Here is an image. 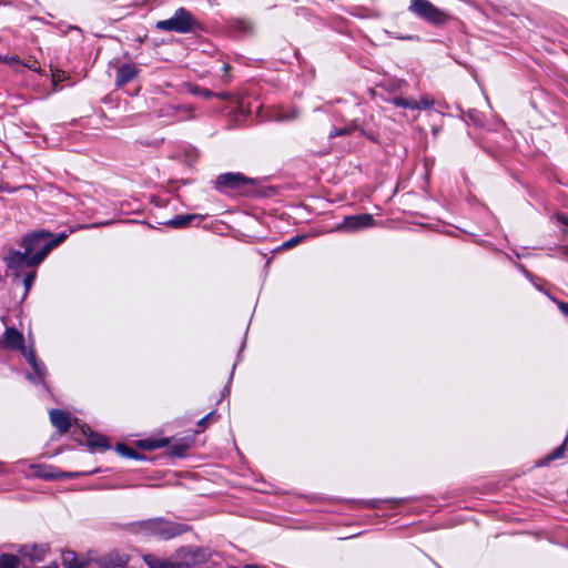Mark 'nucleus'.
Listing matches in <instances>:
<instances>
[{"label": "nucleus", "instance_id": "1", "mask_svg": "<svg viewBox=\"0 0 568 568\" xmlns=\"http://www.w3.org/2000/svg\"><path fill=\"white\" fill-rule=\"evenodd\" d=\"M193 26L194 19L192 14L183 8L178 9L170 19L158 21L155 24L160 30L175 31L179 33L189 32Z\"/></svg>", "mask_w": 568, "mask_h": 568}, {"label": "nucleus", "instance_id": "2", "mask_svg": "<svg viewBox=\"0 0 568 568\" xmlns=\"http://www.w3.org/2000/svg\"><path fill=\"white\" fill-rule=\"evenodd\" d=\"M44 260L43 253L41 251L37 252L32 256H30L26 251H10L8 255L4 257V262L7 266L16 271V276H19V271L23 267H34L39 265Z\"/></svg>", "mask_w": 568, "mask_h": 568}, {"label": "nucleus", "instance_id": "3", "mask_svg": "<svg viewBox=\"0 0 568 568\" xmlns=\"http://www.w3.org/2000/svg\"><path fill=\"white\" fill-rule=\"evenodd\" d=\"M409 10L432 23H443L447 16L428 0H412Z\"/></svg>", "mask_w": 568, "mask_h": 568}, {"label": "nucleus", "instance_id": "4", "mask_svg": "<svg viewBox=\"0 0 568 568\" xmlns=\"http://www.w3.org/2000/svg\"><path fill=\"white\" fill-rule=\"evenodd\" d=\"M207 560V554L201 549H187L184 552L183 562L161 561L151 568H189L192 565L204 562Z\"/></svg>", "mask_w": 568, "mask_h": 568}, {"label": "nucleus", "instance_id": "5", "mask_svg": "<svg viewBox=\"0 0 568 568\" xmlns=\"http://www.w3.org/2000/svg\"><path fill=\"white\" fill-rule=\"evenodd\" d=\"M373 225L374 219L371 214H358L346 216L337 229L354 232Z\"/></svg>", "mask_w": 568, "mask_h": 568}, {"label": "nucleus", "instance_id": "6", "mask_svg": "<svg viewBox=\"0 0 568 568\" xmlns=\"http://www.w3.org/2000/svg\"><path fill=\"white\" fill-rule=\"evenodd\" d=\"M50 236L51 235L48 232H36L32 234H28L22 239L21 245L24 247V251L30 256H32L33 254L41 250V246L44 243H48Z\"/></svg>", "mask_w": 568, "mask_h": 568}, {"label": "nucleus", "instance_id": "7", "mask_svg": "<svg viewBox=\"0 0 568 568\" xmlns=\"http://www.w3.org/2000/svg\"><path fill=\"white\" fill-rule=\"evenodd\" d=\"M148 525L153 534L166 539L174 537L182 531L178 525L163 519H154Z\"/></svg>", "mask_w": 568, "mask_h": 568}, {"label": "nucleus", "instance_id": "8", "mask_svg": "<svg viewBox=\"0 0 568 568\" xmlns=\"http://www.w3.org/2000/svg\"><path fill=\"white\" fill-rule=\"evenodd\" d=\"M216 183L221 189H239L244 184L252 183V180L241 173H224L217 178Z\"/></svg>", "mask_w": 568, "mask_h": 568}, {"label": "nucleus", "instance_id": "9", "mask_svg": "<svg viewBox=\"0 0 568 568\" xmlns=\"http://www.w3.org/2000/svg\"><path fill=\"white\" fill-rule=\"evenodd\" d=\"M139 70L135 64L125 63L121 64L116 68V80L115 84L118 87H122L132 79H134L138 74Z\"/></svg>", "mask_w": 568, "mask_h": 568}, {"label": "nucleus", "instance_id": "10", "mask_svg": "<svg viewBox=\"0 0 568 568\" xmlns=\"http://www.w3.org/2000/svg\"><path fill=\"white\" fill-rule=\"evenodd\" d=\"M47 551L48 547L45 545L22 546L19 549V554L32 562L42 560Z\"/></svg>", "mask_w": 568, "mask_h": 568}, {"label": "nucleus", "instance_id": "11", "mask_svg": "<svg viewBox=\"0 0 568 568\" xmlns=\"http://www.w3.org/2000/svg\"><path fill=\"white\" fill-rule=\"evenodd\" d=\"M3 341L7 347L12 349H26L23 347V336L16 328H7Z\"/></svg>", "mask_w": 568, "mask_h": 568}, {"label": "nucleus", "instance_id": "12", "mask_svg": "<svg viewBox=\"0 0 568 568\" xmlns=\"http://www.w3.org/2000/svg\"><path fill=\"white\" fill-rule=\"evenodd\" d=\"M51 423L60 430L67 432L70 427L68 415L60 409H52L50 412Z\"/></svg>", "mask_w": 568, "mask_h": 568}, {"label": "nucleus", "instance_id": "13", "mask_svg": "<svg viewBox=\"0 0 568 568\" xmlns=\"http://www.w3.org/2000/svg\"><path fill=\"white\" fill-rule=\"evenodd\" d=\"M23 355L32 366L34 374L39 379H42L45 374V367L42 363H39L36 358L33 349H23Z\"/></svg>", "mask_w": 568, "mask_h": 568}, {"label": "nucleus", "instance_id": "14", "mask_svg": "<svg viewBox=\"0 0 568 568\" xmlns=\"http://www.w3.org/2000/svg\"><path fill=\"white\" fill-rule=\"evenodd\" d=\"M196 214H186V215H178L174 219L170 220L168 224L174 229L185 227L190 224L191 221L197 219Z\"/></svg>", "mask_w": 568, "mask_h": 568}, {"label": "nucleus", "instance_id": "15", "mask_svg": "<svg viewBox=\"0 0 568 568\" xmlns=\"http://www.w3.org/2000/svg\"><path fill=\"white\" fill-rule=\"evenodd\" d=\"M19 558L14 555L3 554L0 556V568H18Z\"/></svg>", "mask_w": 568, "mask_h": 568}, {"label": "nucleus", "instance_id": "16", "mask_svg": "<svg viewBox=\"0 0 568 568\" xmlns=\"http://www.w3.org/2000/svg\"><path fill=\"white\" fill-rule=\"evenodd\" d=\"M67 235L65 234H60L58 235L54 240H51L49 241L48 240V243H44L42 246H41V253H43V257L45 258V256L49 254V252L58 246L60 243H62L64 240H65Z\"/></svg>", "mask_w": 568, "mask_h": 568}, {"label": "nucleus", "instance_id": "17", "mask_svg": "<svg viewBox=\"0 0 568 568\" xmlns=\"http://www.w3.org/2000/svg\"><path fill=\"white\" fill-rule=\"evenodd\" d=\"M88 444L91 447L108 448L106 439L102 435L90 434L88 436Z\"/></svg>", "mask_w": 568, "mask_h": 568}, {"label": "nucleus", "instance_id": "18", "mask_svg": "<svg viewBox=\"0 0 568 568\" xmlns=\"http://www.w3.org/2000/svg\"><path fill=\"white\" fill-rule=\"evenodd\" d=\"M355 130H357V126L352 123L341 129H334L329 132V138L339 136V135H347L353 133Z\"/></svg>", "mask_w": 568, "mask_h": 568}, {"label": "nucleus", "instance_id": "19", "mask_svg": "<svg viewBox=\"0 0 568 568\" xmlns=\"http://www.w3.org/2000/svg\"><path fill=\"white\" fill-rule=\"evenodd\" d=\"M567 442H568V435H567L565 442L558 448H556L550 455H548L546 457V460L550 462V460H554V459L562 457L564 453H565V449H566Z\"/></svg>", "mask_w": 568, "mask_h": 568}, {"label": "nucleus", "instance_id": "20", "mask_svg": "<svg viewBox=\"0 0 568 568\" xmlns=\"http://www.w3.org/2000/svg\"><path fill=\"white\" fill-rule=\"evenodd\" d=\"M393 103L396 105V106H403V108H409V109H413V106H417L416 103H413V101L410 100H405L403 98H395L393 100ZM418 106H420L418 104Z\"/></svg>", "mask_w": 568, "mask_h": 568}, {"label": "nucleus", "instance_id": "21", "mask_svg": "<svg viewBox=\"0 0 568 568\" xmlns=\"http://www.w3.org/2000/svg\"><path fill=\"white\" fill-rule=\"evenodd\" d=\"M413 103L419 104L420 106H413V109H428L434 104V101L428 98H423L419 101H413Z\"/></svg>", "mask_w": 568, "mask_h": 568}, {"label": "nucleus", "instance_id": "22", "mask_svg": "<svg viewBox=\"0 0 568 568\" xmlns=\"http://www.w3.org/2000/svg\"><path fill=\"white\" fill-rule=\"evenodd\" d=\"M36 278V272H30L23 280V284H24V287H26V292H28L30 290V287L32 286L33 284V281Z\"/></svg>", "mask_w": 568, "mask_h": 568}, {"label": "nucleus", "instance_id": "23", "mask_svg": "<svg viewBox=\"0 0 568 568\" xmlns=\"http://www.w3.org/2000/svg\"><path fill=\"white\" fill-rule=\"evenodd\" d=\"M65 568H82V564L79 562L75 558L69 560L67 557L63 559Z\"/></svg>", "mask_w": 568, "mask_h": 568}, {"label": "nucleus", "instance_id": "24", "mask_svg": "<svg viewBox=\"0 0 568 568\" xmlns=\"http://www.w3.org/2000/svg\"><path fill=\"white\" fill-rule=\"evenodd\" d=\"M65 78H67V75H65L64 71L57 70L52 74V81H53L54 84H57L60 81H64Z\"/></svg>", "mask_w": 568, "mask_h": 568}, {"label": "nucleus", "instance_id": "25", "mask_svg": "<svg viewBox=\"0 0 568 568\" xmlns=\"http://www.w3.org/2000/svg\"><path fill=\"white\" fill-rule=\"evenodd\" d=\"M302 239H303L302 236L292 237L291 240L284 242L282 246L284 248H291V247L295 246L296 244H298L302 241Z\"/></svg>", "mask_w": 568, "mask_h": 568}, {"label": "nucleus", "instance_id": "26", "mask_svg": "<svg viewBox=\"0 0 568 568\" xmlns=\"http://www.w3.org/2000/svg\"><path fill=\"white\" fill-rule=\"evenodd\" d=\"M297 116V113L293 111L291 114H278L275 116V120L283 121V120H290L295 119Z\"/></svg>", "mask_w": 568, "mask_h": 568}, {"label": "nucleus", "instance_id": "27", "mask_svg": "<svg viewBox=\"0 0 568 568\" xmlns=\"http://www.w3.org/2000/svg\"><path fill=\"white\" fill-rule=\"evenodd\" d=\"M0 60L6 62V63H10V64L19 62V58L17 55L3 57V58H0Z\"/></svg>", "mask_w": 568, "mask_h": 568}, {"label": "nucleus", "instance_id": "28", "mask_svg": "<svg viewBox=\"0 0 568 568\" xmlns=\"http://www.w3.org/2000/svg\"><path fill=\"white\" fill-rule=\"evenodd\" d=\"M557 305H558V308L560 310V312L568 316V303H565V302H557Z\"/></svg>", "mask_w": 568, "mask_h": 568}, {"label": "nucleus", "instance_id": "29", "mask_svg": "<svg viewBox=\"0 0 568 568\" xmlns=\"http://www.w3.org/2000/svg\"><path fill=\"white\" fill-rule=\"evenodd\" d=\"M168 444V439H161V440H158L156 443L154 444H150L148 445L146 447L148 448H156V447H163Z\"/></svg>", "mask_w": 568, "mask_h": 568}, {"label": "nucleus", "instance_id": "30", "mask_svg": "<svg viewBox=\"0 0 568 568\" xmlns=\"http://www.w3.org/2000/svg\"><path fill=\"white\" fill-rule=\"evenodd\" d=\"M213 413H210L209 415H206L204 418H202L200 422H199V425L200 426H204L206 424V422L212 417Z\"/></svg>", "mask_w": 568, "mask_h": 568}, {"label": "nucleus", "instance_id": "31", "mask_svg": "<svg viewBox=\"0 0 568 568\" xmlns=\"http://www.w3.org/2000/svg\"><path fill=\"white\" fill-rule=\"evenodd\" d=\"M36 62L33 63H27L26 65L31 69V70H34V71H38L37 68L34 67Z\"/></svg>", "mask_w": 568, "mask_h": 568}, {"label": "nucleus", "instance_id": "32", "mask_svg": "<svg viewBox=\"0 0 568 568\" xmlns=\"http://www.w3.org/2000/svg\"><path fill=\"white\" fill-rule=\"evenodd\" d=\"M560 220L562 221V223L568 225V219L567 217L561 216Z\"/></svg>", "mask_w": 568, "mask_h": 568}, {"label": "nucleus", "instance_id": "33", "mask_svg": "<svg viewBox=\"0 0 568 568\" xmlns=\"http://www.w3.org/2000/svg\"><path fill=\"white\" fill-rule=\"evenodd\" d=\"M45 568H59L57 564H51L49 566H47Z\"/></svg>", "mask_w": 568, "mask_h": 568}]
</instances>
